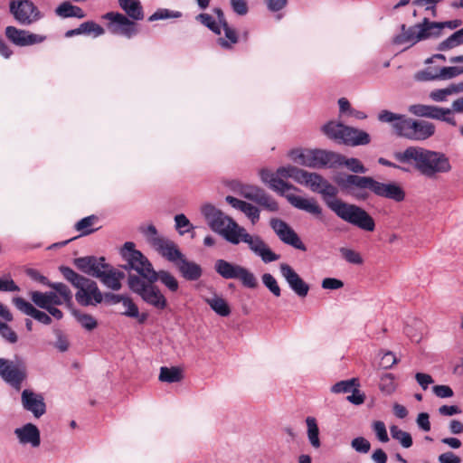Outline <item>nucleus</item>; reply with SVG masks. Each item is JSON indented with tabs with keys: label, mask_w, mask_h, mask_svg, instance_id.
<instances>
[{
	"label": "nucleus",
	"mask_w": 463,
	"mask_h": 463,
	"mask_svg": "<svg viewBox=\"0 0 463 463\" xmlns=\"http://www.w3.org/2000/svg\"><path fill=\"white\" fill-rule=\"evenodd\" d=\"M260 176L264 184H268L271 190L285 196L295 208L315 216L322 214V208L316 199H306L293 194H286L287 191H298V189L284 179L292 178L297 183L309 187L312 192L320 194L327 207L343 221L365 232H372L375 230L373 218L364 208L337 199V187L317 173H309L294 165H287L279 167L276 173L269 169H261Z\"/></svg>",
	"instance_id": "nucleus-1"
},
{
	"label": "nucleus",
	"mask_w": 463,
	"mask_h": 463,
	"mask_svg": "<svg viewBox=\"0 0 463 463\" xmlns=\"http://www.w3.org/2000/svg\"><path fill=\"white\" fill-rule=\"evenodd\" d=\"M336 184L357 200H367L369 192L374 195L392 200L396 203L404 201L406 194L403 188L394 183H382L372 176L346 175L335 180Z\"/></svg>",
	"instance_id": "nucleus-2"
},
{
	"label": "nucleus",
	"mask_w": 463,
	"mask_h": 463,
	"mask_svg": "<svg viewBox=\"0 0 463 463\" xmlns=\"http://www.w3.org/2000/svg\"><path fill=\"white\" fill-rule=\"evenodd\" d=\"M393 156L399 163L412 165L421 175L430 179L447 174L452 169L446 154L422 146H408L403 151L394 153Z\"/></svg>",
	"instance_id": "nucleus-3"
},
{
	"label": "nucleus",
	"mask_w": 463,
	"mask_h": 463,
	"mask_svg": "<svg viewBox=\"0 0 463 463\" xmlns=\"http://www.w3.org/2000/svg\"><path fill=\"white\" fill-rule=\"evenodd\" d=\"M122 258L127 261L125 269L136 270L141 277L150 279V282L157 280L166 287L171 292H176L179 288L178 280L167 270L156 271L150 261L141 251L135 249V243L125 242L120 250Z\"/></svg>",
	"instance_id": "nucleus-4"
},
{
	"label": "nucleus",
	"mask_w": 463,
	"mask_h": 463,
	"mask_svg": "<svg viewBox=\"0 0 463 463\" xmlns=\"http://www.w3.org/2000/svg\"><path fill=\"white\" fill-rule=\"evenodd\" d=\"M460 20H452L447 22H432L429 18H423L421 23L407 27L405 24L401 26L402 33L393 39L395 44L410 43V46L416 44L420 41L429 38H438L440 36L444 28L456 29L461 25Z\"/></svg>",
	"instance_id": "nucleus-5"
},
{
	"label": "nucleus",
	"mask_w": 463,
	"mask_h": 463,
	"mask_svg": "<svg viewBox=\"0 0 463 463\" xmlns=\"http://www.w3.org/2000/svg\"><path fill=\"white\" fill-rule=\"evenodd\" d=\"M59 270L63 278L77 288L75 298L80 306H96L103 301V294L96 281L77 273L67 266H60Z\"/></svg>",
	"instance_id": "nucleus-6"
},
{
	"label": "nucleus",
	"mask_w": 463,
	"mask_h": 463,
	"mask_svg": "<svg viewBox=\"0 0 463 463\" xmlns=\"http://www.w3.org/2000/svg\"><path fill=\"white\" fill-rule=\"evenodd\" d=\"M128 285L130 290L138 295L147 305L158 310L167 307L166 298L154 282H150V279H145L139 274H129Z\"/></svg>",
	"instance_id": "nucleus-7"
},
{
	"label": "nucleus",
	"mask_w": 463,
	"mask_h": 463,
	"mask_svg": "<svg viewBox=\"0 0 463 463\" xmlns=\"http://www.w3.org/2000/svg\"><path fill=\"white\" fill-rule=\"evenodd\" d=\"M201 211L213 232L221 234L231 243L238 241L236 234L241 226L232 218L210 203L203 205Z\"/></svg>",
	"instance_id": "nucleus-8"
},
{
	"label": "nucleus",
	"mask_w": 463,
	"mask_h": 463,
	"mask_svg": "<svg viewBox=\"0 0 463 463\" xmlns=\"http://www.w3.org/2000/svg\"><path fill=\"white\" fill-rule=\"evenodd\" d=\"M322 131L330 139L350 146H364L371 142L367 132L335 121L324 125Z\"/></svg>",
	"instance_id": "nucleus-9"
},
{
	"label": "nucleus",
	"mask_w": 463,
	"mask_h": 463,
	"mask_svg": "<svg viewBox=\"0 0 463 463\" xmlns=\"http://www.w3.org/2000/svg\"><path fill=\"white\" fill-rule=\"evenodd\" d=\"M397 127L398 137L415 142L425 141L433 137L436 132V127L432 122L407 116Z\"/></svg>",
	"instance_id": "nucleus-10"
},
{
	"label": "nucleus",
	"mask_w": 463,
	"mask_h": 463,
	"mask_svg": "<svg viewBox=\"0 0 463 463\" xmlns=\"http://www.w3.org/2000/svg\"><path fill=\"white\" fill-rule=\"evenodd\" d=\"M292 158L298 164L311 168L335 167L338 153L323 149L292 151Z\"/></svg>",
	"instance_id": "nucleus-11"
},
{
	"label": "nucleus",
	"mask_w": 463,
	"mask_h": 463,
	"mask_svg": "<svg viewBox=\"0 0 463 463\" xmlns=\"http://www.w3.org/2000/svg\"><path fill=\"white\" fill-rule=\"evenodd\" d=\"M214 269L217 274L225 279H239L241 284L249 288H256L258 280L255 275L247 268L220 259L215 261Z\"/></svg>",
	"instance_id": "nucleus-12"
},
{
	"label": "nucleus",
	"mask_w": 463,
	"mask_h": 463,
	"mask_svg": "<svg viewBox=\"0 0 463 463\" xmlns=\"http://www.w3.org/2000/svg\"><path fill=\"white\" fill-rule=\"evenodd\" d=\"M101 18L108 21L106 27L112 34L130 39L138 33L136 20L131 19L127 14L118 12H109L104 14Z\"/></svg>",
	"instance_id": "nucleus-13"
},
{
	"label": "nucleus",
	"mask_w": 463,
	"mask_h": 463,
	"mask_svg": "<svg viewBox=\"0 0 463 463\" xmlns=\"http://www.w3.org/2000/svg\"><path fill=\"white\" fill-rule=\"evenodd\" d=\"M236 237L238 241L233 243L234 245L240 242L246 243L250 250L254 254L260 257L265 263L276 261L279 259V255L273 252L260 236L248 233L245 228L241 226L237 232Z\"/></svg>",
	"instance_id": "nucleus-14"
},
{
	"label": "nucleus",
	"mask_w": 463,
	"mask_h": 463,
	"mask_svg": "<svg viewBox=\"0 0 463 463\" xmlns=\"http://www.w3.org/2000/svg\"><path fill=\"white\" fill-rule=\"evenodd\" d=\"M0 376L5 383L19 391L27 377L26 365L19 360L0 358Z\"/></svg>",
	"instance_id": "nucleus-15"
},
{
	"label": "nucleus",
	"mask_w": 463,
	"mask_h": 463,
	"mask_svg": "<svg viewBox=\"0 0 463 463\" xmlns=\"http://www.w3.org/2000/svg\"><path fill=\"white\" fill-rule=\"evenodd\" d=\"M269 224L282 242L297 250H307L306 245L302 242L298 233L285 221L279 218H271Z\"/></svg>",
	"instance_id": "nucleus-16"
},
{
	"label": "nucleus",
	"mask_w": 463,
	"mask_h": 463,
	"mask_svg": "<svg viewBox=\"0 0 463 463\" xmlns=\"http://www.w3.org/2000/svg\"><path fill=\"white\" fill-rule=\"evenodd\" d=\"M10 12L24 25L31 24L40 18L36 6L29 0L11 1Z\"/></svg>",
	"instance_id": "nucleus-17"
},
{
	"label": "nucleus",
	"mask_w": 463,
	"mask_h": 463,
	"mask_svg": "<svg viewBox=\"0 0 463 463\" xmlns=\"http://www.w3.org/2000/svg\"><path fill=\"white\" fill-rule=\"evenodd\" d=\"M241 194L244 198L253 201L269 212L275 213L279 211L278 203L260 187L243 185Z\"/></svg>",
	"instance_id": "nucleus-18"
},
{
	"label": "nucleus",
	"mask_w": 463,
	"mask_h": 463,
	"mask_svg": "<svg viewBox=\"0 0 463 463\" xmlns=\"http://www.w3.org/2000/svg\"><path fill=\"white\" fill-rule=\"evenodd\" d=\"M5 37L14 45L24 47L41 43L46 36L9 25L5 31Z\"/></svg>",
	"instance_id": "nucleus-19"
},
{
	"label": "nucleus",
	"mask_w": 463,
	"mask_h": 463,
	"mask_svg": "<svg viewBox=\"0 0 463 463\" xmlns=\"http://www.w3.org/2000/svg\"><path fill=\"white\" fill-rule=\"evenodd\" d=\"M279 269L281 275L286 279L290 288L298 297H307L309 291V286L300 278V276L293 269V268L287 263H282L280 264Z\"/></svg>",
	"instance_id": "nucleus-20"
},
{
	"label": "nucleus",
	"mask_w": 463,
	"mask_h": 463,
	"mask_svg": "<svg viewBox=\"0 0 463 463\" xmlns=\"http://www.w3.org/2000/svg\"><path fill=\"white\" fill-rule=\"evenodd\" d=\"M151 243L164 258L174 262L175 265L184 257V254L173 241L161 237H155L151 240Z\"/></svg>",
	"instance_id": "nucleus-21"
},
{
	"label": "nucleus",
	"mask_w": 463,
	"mask_h": 463,
	"mask_svg": "<svg viewBox=\"0 0 463 463\" xmlns=\"http://www.w3.org/2000/svg\"><path fill=\"white\" fill-rule=\"evenodd\" d=\"M125 278V273L120 271L110 264L102 266L101 271L97 274V278L108 288L118 291L122 288L121 280Z\"/></svg>",
	"instance_id": "nucleus-22"
},
{
	"label": "nucleus",
	"mask_w": 463,
	"mask_h": 463,
	"mask_svg": "<svg viewBox=\"0 0 463 463\" xmlns=\"http://www.w3.org/2000/svg\"><path fill=\"white\" fill-rule=\"evenodd\" d=\"M22 404L24 410L31 411L34 417L40 418L46 411V405L41 394L34 393L30 390H24L22 392Z\"/></svg>",
	"instance_id": "nucleus-23"
},
{
	"label": "nucleus",
	"mask_w": 463,
	"mask_h": 463,
	"mask_svg": "<svg viewBox=\"0 0 463 463\" xmlns=\"http://www.w3.org/2000/svg\"><path fill=\"white\" fill-rule=\"evenodd\" d=\"M73 264L81 272L97 278V274L101 271L102 266L106 264L104 257L85 256L73 260Z\"/></svg>",
	"instance_id": "nucleus-24"
},
{
	"label": "nucleus",
	"mask_w": 463,
	"mask_h": 463,
	"mask_svg": "<svg viewBox=\"0 0 463 463\" xmlns=\"http://www.w3.org/2000/svg\"><path fill=\"white\" fill-rule=\"evenodd\" d=\"M14 306L23 313L30 316L43 325H50L52 323L51 317L43 311L36 309L30 302L23 298L17 297L14 298Z\"/></svg>",
	"instance_id": "nucleus-25"
},
{
	"label": "nucleus",
	"mask_w": 463,
	"mask_h": 463,
	"mask_svg": "<svg viewBox=\"0 0 463 463\" xmlns=\"http://www.w3.org/2000/svg\"><path fill=\"white\" fill-rule=\"evenodd\" d=\"M14 433L23 444L30 443L33 447H38L41 443L40 431L33 423H27L16 429Z\"/></svg>",
	"instance_id": "nucleus-26"
},
{
	"label": "nucleus",
	"mask_w": 463,
	"mask_h": 463,
	"mask_svg": "<svg viewBox=\"0 0 463 463\" xmlns=\"http://www.w3.org/2000/svg\"><path fill=\"white\" fill-rule=\"evenodd\" d=\"M226 202L233 208L241 211L250 220L252 224H256L260 220V210L251 203L235 198L232 195L226 197Z\"/></svg>",
	"instance_id": "nucleus-27"
},
{
	"label": "nucleus",
	"mask_w": 463,
	"mask_h": 463,
	"mask_svg": "<svg viewBox=\"0 0 463 463\" xmlns=\"http://www.w3.org/2000/svg\"><path fill=\"white\" fill-rule=\"evenodd\" d=\"M176 267L186 280L194 281L202 277L203 269L201 266L194 261L188 260L184 256L176 263Z\"/></svg>",
	"instance_id": "nucleus-28"
},
{
	"label": "nucleus",
	"mask_w": 463,
	"mask_h": 463,
	"mask_svg": "<svg viewBox=\"0 0 463 463\" xmlns=\"http://www.w3.org/2000/svg\"><path fill=\"white\" fill-rule=\"evenodd\" d=\"M32 301L41 308H47L52 306H61L63 304L61 298L52 291L43 293L33 291L31 293Z\"/></svg>",
	"instance_id": "nucleus-29"
},
{
	"label": "nucleus",
	"mask_w": 463,
	"mask_h": 463,
	"mask_svg": "<svg viewBox=\"0 0 463 463\" xmlns=\"http://www.w3.org/2000/svg\"><path fill=\"white\" fill-rule=\"evenodd\" d=\"M104 33L105 29L101 25L98 24L93 21H87L82 23L78 28L67 31L65 33V37L71 38L80 34H92L94 37H98L103 35Z\"/></svg>",
	"instance_id": "nucleus-30"
},
{
	"label": "nucleus",
	"mask_w": 463,
	"mask_h": 463,
	"mask_svg": "<svg viewBox=\"0 0 463 463\" xmlns=\"http://www.w3.org/2000/svg\"><path fill=\"white\" fill-rule=\"evenodd\" d=\"M99 224V217L92 214L80 219L74 225L77 232H80V236H87L94 232L98 231L100 226Z\"/></svg>",
	"instance_id": "nucleus-31"
},
{
	"label": "nucleus",
	"mask_w": 463,
	"mask_h": 463,
	"mask_svg": "<svg viewBox=\"0 0 463 463\" xmlns=\"http://www.w3.org/2000/svg\"><path fill=\"white\" fill-rule=\"evenodd\" d=\"M120 8L133 20H143L144 12L139 0H118Z\"/></svg>",
	"instance_id": "nucleus-32"
},
{
	"label": "nucleus",
	"mask_w": 463,
	"mask_h": 463,
	"mask_svg": "<svg viewBox=\"0 0 463 463\" xmlns=\"http://www.w3.org/2000/svg\"><path fill=\"white\" fill-rule=\"evenodd\" d=\"M55 13L62 18L76 17L81 19L86 16L85 12L80 7L73 5L70 2L61 3L56 8Z\"/></svg>",
	"instance_id": "nucleus-33"
},
{
	"label": "nucleus",
	"mask_w": 463,
	"mask_h": 463,
	"mask_svg": "<svg viewBox=\"0 0 463 463\" xmlns=\"http://www.w3.org/2000/svg\"><path fill=\"white\" fill-rule=\"evenodd\" d=\"M428 118L446 122L453 127L457 126V121L454 116H450V110L449 108H440L431 105Z\"/></svg>",
	"instance_id": "nucleus-34"
},
{
	"label": "nucleus",
	"mask_w": 463,
	"mask_h": 463,
	"mask_svg": "<svg viewBox=\"0 0 463 463\" xmlns=\"http://www.w3.org/2000/svg\"><path fill=\"white\" fill-rule=\"evenodd\" d=\"M335 167L345 165L350 171L356 174H365L367 172L366 167L357 158H346L345 156L338 154V158H335Z\"/></svg>",
	"instance_id": "nucleus-35"
},
{
	"label": "nucleus",
	"mask_w": 463,
	"mask_h": 463,
	"mask_svg": "<svg viewBox=\"0 0 463 463\" xmlns=\"http://www.w3.org/2000/svg\"><path fill=\"white\" fill-rule=\"evenodd\" d=\"M205 302L221 317H228L231 314V307L229 304L222 297L214 295L213 298H206Z\"/></svg>",
	"instance_id": "nucleus-36"
},
{
	"label": "nucleus",
	"mask_w": 463,
	"mask_h": 463,
	"mask_svg": "<svg viewBox=\"0 0 463 463\" xmlns=\"http://www.w3.org/2000/svg\"><path fill=\"white\" fill-rule=\"evenodd\" d=\"M183 372L178 367H166L160 368L159 381L164 383H179L183 380Z\"/></svg>",
	"instance_id": "nucleus-37"
},
{
	"label": "nucleus",
	"mask_w": 463,
	"mask_h": 463,
	"mask_svg": "<svg viewBox=\"0 0 463 463\" xmlns=\"http://www.w3.org/2000/svg\"><path fill=\"white\" fill-rule=\"evenodd\" d=\"M307 427V438L313 448L318 449L321 446L319 439V429L317 420L314 417H307L306 419Z\"/></svg>",
	"instance_id": "nucleus-38"
},
{
	"label": "nucleus",
	"mask_w": 463,
	"mask_h": 463,
	"mask_svg": "<svg viewBox=\"0 0 463 463\" xmlns=\"http://www.w3.org/2000/svg\"><path fill=\"white\" fill-rule=\"evenodd\" d=\"M406 115L396 114L389 110H382L378 115V119L381 122L391 123L393 132L398 135V125L404 119Z\"/></svg>",
	"instance_id": "nucleus-39"
},
{
	"label": "nucleus",
	"mask_w": 463,
	"mask_h": 463,
	"mask_svg": "<svg viewBox=\"0 0 463 463\" xmlns=\"http://www.w3.org/2000/svg\"><path fill=\"white\" fill-rule=\"evenodd\" d=\"M390 431L392 439L398 440L403 448L408 449L412 446V438L409 432L399 429L395 425L391 426Z\"/></svg>",
	"instance_id": "nucleus-40"
},
{
	"label": "nucleus",
	"mask_w": 463,
	"mask_h": 463,
	"mask_svg": "<svg viewBox=\"0 0 463 463\" xmlns=\"http://www.w3.org/2000/svg\"><path fill=\"white\" fill-rule=\"evenodd\" d=\"M221 27H222L224 31L225 39L219 38V44L225 49L232 48V44H235L238 42V35L236 31L230 27L228 24H226V25H221Z\"/></svg>",
	"instance_id": "nucleus-41"
},
{
	"label": "nucleus",
	"mask_w": 463,
	"mask_h": 463,
	"mask_svg": "<svg viewBox=\"0 0 463 463\" xmlns=\"http://www.w3.org/2000/svg\"><path fill=\"white\" fill-rule=\"evenodd\" d=\"M439 69L438 67H428L422 71H419L414 74L417 81H430L440 80Z\"/></svg>",
	"instance_id": "nucleus-42"
},
{
	"label": "nucleus",
	"mask_w": 463,
	"mask_h": 463,
	"mask_svg": "<svg viewBox=\"0 0 463 463\" xmlns=\"http://www.w3.org/2000/svg\"><path fill=\"white\" fill-rule=\"evenodd\" d=\"M49 288L55 290V293L61 298L63 304H70L72 300V293L69 287L61 282H51Z\"/></svg>",
	"instance_id": "nucleus-43"
},
{
	"label": "nucleus",
	"mask_w": 463,
	"mask_h": 463,
	"mask_svg": "<svg viewBox=\"0 0 463 463\" xmlns=\"http://www.w3.org/2000/svg\"><path fill=\"white\" fill-rule=\"evenodd\" d=\"M354 387H359L358 380L355 378L340 381L331 387V392L334 393H347L350 392Z\"/></svg>",
	"instance_id": "nucleus-44"
},
{
	"label": "nucleus",
	"mask_w": 463,
	"mask_h": 463,
	"mask_svg": "<svg viewBox=\"0 0 463 463\" xmlns=\"http://www.w3.org/2000/svg\"><path fill=\"white\" fill-rule=\"evenodd\" d=\"M463 44L461 38L459 37L458 32L452 33L446 40L442 41L439 43L437 50L440 52L451 50L457 46Z\"/></svg>",
	"instance_id": "nucleus-45"
},
{
	"label": "nucleus",
	"mask_w": 463,
	"mask_h": 463,
	"mask_svg": "<svg viewBox=\"0 0 463 463\" xmlns=\"http://www.w3.org/2000/svg\"><path fill=\"white\" fill-rule=\"evenodd\" d=\"M262 283L277 298L280 297L281 289L277 279L269 273H264L261 277Z\"/></svg>",
	"instance_id": "nucleus-46"
},
{
	"label": "nucleus",
	"mask_w": 463,
	"mask_h": 463,
	"mask_svg": "<svg viewBox=\"0 0 463 463\" xmlns=\"http://www.w3.org/2000/svg\"><path fill=\"white\" fill-rule=\"evenodd\" d=\"M196 19L216 34H221V25L209 14H200Z\"/></svg>",
	"instance_id": "nucleus-47"
},
{
	"label": "nucleus",
	"mask_w": 463,
	"mask_h": 463,
	"mask_svg": "<svg viewBox=\"0 0 463 463\" xmlns=\"http://www.w3.org/2000/svg\"><path fill=\"white\" fill-rule=\"evenodd\" d=\"M379 388L388 394L395 391L394 376L392 373H385L381 377Z\"/></svg>",
	"instance_id": "nucleus-48"
},
{
	"label": "nucleus",
	"mask_w": 463,
	"mask_h": 463,
	"mask_svg": "<svg viewBox=\"0 0 463 463\" xmlns=\"http://www.w3.org/2000/svg\"><path fill=\"white\" fill-rule=\"evenodd\" d=\"M175 228L179 231L180 234L189 232L194 229V226L191 224L188 218L183 213L175 215Z\"/></svg>",
	"instance_id": "nucleus-49"
},
{
	"label": "nucleus",
	"mask_w": 463,
	"mask_h": 463,
	"mask_svg": "<svg viewBox=\"0 0 463 463\" xmlns=\"http://www.w3.org/2000/svg\"><path fill=\"white\" fill-rule=\"evenodd\" d=\"M460 74H463V67L452 66L439 69L440 80L453 79Z\"/></svg>",
	"instance_id": "nucleus-50"
},
{
	"label": "nucleus",
	"mask_w": 463,
	"mask_h": 463,
	"mask_svg": "<svg viewBox=\"0 0 463 463\" xmlns=\"http://www.w3.org/2000/svg\"><path fill=\"white\" fill-rule=\"evenodd\" d=\"M340 252L344 259L353 264H362L363 259L361 255L354 250L347 248H341Z\"/></svg>",
	"instance_id": "nucleus-51"
},
{
	"label": "nucleus",
	"mask_w": 463,
	"mask_h": 463,
	"mask_svg": "<svg viewBox=\"0 0 463 463\" xmlns=\"http://www.w3.org/2000/svg\"><path fill=\"white\" fill-rule=\"evenodd\" d=\"M122 305L126 307V310L122 312L123 316L132 318L138 316V307L129 297H125Z\"/></svg>",
	"instance_id": "nucleus-52"
},
{
	"label": "nucleus",
	"mask_w": 463,
	"mask_h": 463,
	"mask_svg": "<svg viewBox=\"0 0 463 463\" xmlns=\"http://www.w3.org/2000/svg\"><path fill=\"white\" fill-rule=\"evenodd\" d=\"M430 106L431 105L413 104L409 107V111L417 117L429 118Z\"/></svg>",
	"instance_id": "nucleus-53"
},
{
	"label": "nucleus",
	"mask_w": 463,
	"mask_h": 463,
	"mask_svg": "<svg viewBox=\"0 0 463 463\" xmlns=\"http://www.w3.org/2000/svg\"><path fill=\"white\" fill-rule=\"evenodd\" d=\"M352 447L358 452L367 453L370 450L371 444L366 439L358 437L352 440Z\"/></svg>",
	"instance_id": "nucleus-54"
},
{
	"label": "nucleus",
	"mask_w": 463,
	"mask_h": 463,
	"mask_svg": "<svg viewBox=\"0 0 463 463\" xmlns=\"http://www.w3.org/2000/svg\"><path fill=\"white\" fill-rule=\"evenodd\" d=\"M0 335L10 343L17 341V335L15 332L5 323L0 321Z\"/></svg>",
	"instance_id": "nucleus-55"
},
{
	"label": "nucleus",
	"mask_w": 463,
	"mask_h": 463,
	"mask_svg": "<svg viewBox=\"0 0 463 463\" xmlns=\"http://www.w3.org/2000/svg\"><path fill=\"white\" fill-rule=\"evenodd\" d=\"M373 430L381 442L389 441L386 427L384 422L377 420L373 423Z\"/></svg>",
	"instance_id": "nucleus-56"
},
{
	"label": "nucleus",
	"mask_w": 463,
	"mask_h": 463,
	"mask_svg": "<svg viewBox=\"0 0 463 463\" xmlns=\"http://www.w3.org/2000/svg\"><path fill=\"white\" fill-rule=\"evenodd\" d=\"M79 322L87 330H93L97 327V320L89 314H83L79 317Z\"/></svg>",
	"instance_id": "nucleus-57"
},
{
	"label": "nucleus",
	"mask_w": 463,
	"mask_h": 463,
	"mask_svg": "<svg viewBox=\"0 0 463 463\" xmlns=\"http://www.w3.org/2000/svg\"><path fill=\"white\" fill-rule=\"evenodd\" d=\"M19 287L15 284V282L10 278L0 279V291L3 292H15L19 291Z\"/></svg>",
	"instance_id": "nucleus-58"
},
{
	"label": "nucleus",
	"mask_w": 463,
	"mask_h": 463,
	"mask_svg": "<svg viewBox=\"0 0 463 463\" xmlns=\"http://www.w3.org/2000/svg\"><path fill=\"white\" fill-rule=\"evenodd\" d=\"M449 96L450 94L448 88L437 89L430 92V98L436 102L447 101Z\"/></svg>",
	"instance_id": "nucleus-59"
},
{
	"label": "nucleus",
	"mask_w": 463,
	"mask_h": 463,
	"mask_svg": "<svg viewBox=\"0 0 463 463\" xmlns=\"http://www.w3.org/2000/svg\"><path fill=\"white\" fill-rule=\"evenodd\" d=\"M54 332L57 337L54 346L61 352L67 351L69 348V341L67 337L59 329H56Z\"/></svg>",
	"instance_id": "nucleus-60"
},
{
	"label": "nucleus",
	"mask_w": 463,
	"mask_h": 463,
	"mask_svg": "<svg viewBox=\"0 0 463 463\" xmlns=\"http://www.w3.org/2000/svg\"><path fill=\"white\" fill-rule=\"evenodd\" d=\"M232 10L239 15H245L248 11V5L245 0H231Z\"/></svg>",
	"instance_id": "nucleus-61"
},
{
	"label": "nucleus",
	"mask_w": 463,
	"mask_h": 463,
	"mask_svg": "<svg viewBox=\"0 0 463 463\" xmlns=\"http://www.w3.org/2000/svg\"><path fill=\"white\" fill-rule=\"evenodd\" d=\"M432 391L439 398H449L454 394L453 390L449 385H435Z\"/></svg>",
	"instance_id": "nucleus-62"
},
{
	"label": "nucleus",
	"mask_w": 463,
	"mask_h": 463,
	"mask_svg": "<svg viewBox=\"0 0 463 463\" xmlns=\"http://www.w3.org/2000/svg\"><path fill=\"white\" fill-rule=\"evenodd\" d=\"M267 8L270 12H279L284 9L288 5V0H264Z\"/></svg>",
	"instance_id": "nucleus-63"
},
{
	"label": "nucleus",
	"mask_w": 463,
	"mask_h": 463,
	"mask_svg": "<svg viewBox=\"0 0 463 463\" xmlns=\"http://www.w3.org/2000/svg\"><path fill=\"white\" fill-rule=\"evenodd\" d=\"M344 287V282L338 279L326 278L322 281V288L326 289H338Z\"/></svg>",
	"instance_id": "nucleus-64"
}]
</instances>
